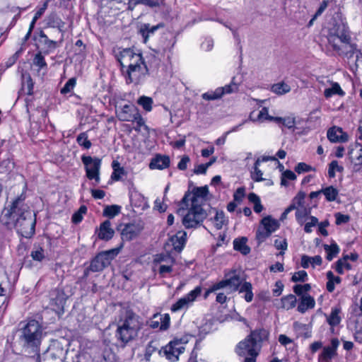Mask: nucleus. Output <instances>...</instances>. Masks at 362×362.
I'll use <instances>...</instances> for the list:
<instances>
[{"instance_id":"39448f33","label":"nucleus","mask_w":362,"mask_h":362,"mask_svg":"<svg viewBox=\"0 0 362 362\" xmlns=\"http://www.w3.org/2000/svg\"><path fill=\"white\" fill-rule=\"evenodd\" d=\"M327 40L329 45L339 55L354 50V43L351 42V37L349 28L344 23L336 24L329 30Z\"/></svg>"},{"instance_id":"72a5a7b5","label":"nucleus","mask_w":362,"mask_h":362,"mask_svg":"<svg viewBox=\"0 0 362 362\" xmlns=\"http://www.w3.org/2000/svg\"><path fill=\"white\" fill-rule=\"evenodd\" d=\"M321 192H322V194L325 195L326 199L328 202L334 201L337 199L339 194L338 190L333 186H329L325 188H323L321 189Z\"/></svg>"},{"instance_id":"423d86ee","label":"nucleus","mask_w":362,"mask_h":362,"mask_svg":"<svg viewBox=\"0 0 362 362\" xmlns=\"http://www.w3.org/2000/svg\"><path fill=\"white\" fill-rule=\"evenodd\" d=\"M42 337V329L35 320H29L21 329L19 341L23 349L37 354Z\"/></svg>"},{"instance_id":"ea45409f","label":"nucleus","mask_w":362,"mask_h":362,"mask_svg":"<svg viewBox=\"0 0 362 362\" xmlns=\"http://www.w3.org/2000/svg\"><path fill=\"white\" fill-rule=\"evenodd\" d=\"M22 89H28L32 90L33 88V81L30 75L27 72L22 73L21 74Z\"/></svg>"},{"instance_id":"6e6d98bb","label":"nucleus","mask_w":362,"mask_h":362,"mask_svg":"<svg viewBox=\"0 0 362 362\" xmlns=\"http://www.w3.org/2000/svg\"><path fill=\"white\" fill-rule=\"evenodd\" d=\"M224 92H206L202 95V98L206 100H214L220 99L223 95Z\"/></svg>"},{"instance_id":"bf43d9fd","label":"nucleus","mask_w":362,"mask_h":362,"mask_svg":"<svg viewBox=\"0 0 362 362\" xmlns=\"http://www.w3.org/2000/svg\"><path fill=\"white\" fill-rule=\"evenodd\" d=\"M274 246L277 250H281V252H280L281 255H283L284 253V251L287 249V242L286 239H276L274 240Z\"/></svg>"},{"instance_id":"e2e57ef3","label":"nucleus","mask_w":362,"mask_h":362,"mask_svg":"<svg viewBox=\"0 0 362 362\" xmlns=\"http://www.w3.org/2000/svg\"><path fill=\"white\" fill-rule=\"evenodd\" d=\"M30 256L34 260L42 261L45 258L44 250L41 247L31 252Z\"/></svg>"},{"instance_id":"37998d69","label":"nucleus","mask_w":362,"mask_h":362,"mask_svg":"<svg viewBox=\"0 0 362 362\" xmlns=\"http://www.w3.org/2000/svg\"><path fill=\"white\" fill-rule=\"evenodd\" d=\"M276 123H282L284 126L288 129L293 128L296 124V119L294 117L289 116L286 117H276L274 119Z\"/></svg>"},{"instance_id":"8fccbe9b","label":"nucleus","mask_w":362,"mask_h":362,"mask_svg":"<svg viewBox=\"0 0 362 362\" xmlns=\"http://www.w3.org/2000/svg\"><path fill=\"white\" fill-rule=\"evenodd\" d=\"M87 212V207L86 206H81L79 209L75 212L72 216V221L77 224L80 223L82 219L84 214H86Z\"/></svg>"},{"instance_id":"4468645a","label":"nucleus","mask_w":362,"mask_h":362,"mask_svg":"<svg viewBox=\"0 0 362 362\" xmlns=\"http://www.w3.org/2000/svg\"><path fill=\"white\" fill-rule=\"evenodd\" d=\"M140 233V228L137 225L126 224L121 229V238L123 241H130L135 238Z\"/></svg>"},{"instance_id":"a211bd4d","label":"nucleus","mask_w":362,"mask_h":362,"mask_svg":"<svg viewBox=\"0 0 362 362\" xmlns=\"http://www.w3.org/2000/svg\"><path fill=\"white\" fill-rule=\"evenodd\" d=\"M349 156L355 165H362V146L355 143L349 146Z\"/></svg>"},{"instance_id":"bb28decb","label":"nucleus","mask_w":362,"mask_h":362,"mask_svg":"<svg viewBox=\"0 0 362 362\" xmlns=\"http://www.w3.org/2000/svg\"><path fill=\"white\" fill-rule=\"evenodd\" d=\"M261 224L264 226V229L269 232L271 234L279 228L278 221L272 218L270 216L262 218Z\"/></svg>"},{"instance_id":"393cba45","label":"nucleus","mask_w":362,"mask_h":362,"mask_svg":"<svg viewBox=\"0 0 362 362\" xmlns=\"http://www.w3.org/2000/svg\"><path fill=\"white\" fill-rule=\"evenodd\" d=\"M39 36L40 43L43 46V49H45V52L49 53L57 48V42L49 40L42 31L40 32Z\"/></svg>"},{"instance_id":"e433bc0d","label":"nucleus","mask_w":362,"mask_h":362,"mask_svg":"<svg viewBox=\"0 0 362 362\" xmlns=\"http://www.w3.org/2000/svg\"><path fill=\"white\" fill-rule=\"evenodd\" d=\"M260 163H261L260 158H258L257 159V160L255 161L253 170L251 172V177L255 182H260V181L264 180V178L262 177L263 173L259 168V165H260Z\"/></svg>"},{"instance_id":"680f3d73","label":"nucleus","mask_w":362,"mask_h":362,"mask_svg":"<svg viewBox=\"0 0 362 362\" xmlns=\"http://www.w3.org/2000/svg\"><path fill=\"white\" fill-rule=\"evenodd\" d=\"M271 233L266 230L258 229L256 233V239L259 243L264 242L267 238L270 236Z\"/></svg>"},{"instance_id":"a19ab883","label":"nucleus","mask_w":362,"mask_h":362,"mask_svg":"<svg viewBox=\"0 0 362 362\" xmlns=\"http://www.w3.org/2000/svg\"><path fill=\"white\" fill-rule=\"evenodd\" d=\"M249 201L254 204V211L256 213H260L263 210V206L261 204L259 197L255 193H250L248 195Z\"/></svg>"},{"instance_id":"4d7b16f0","label":"nucleus","mask_w":362,"mask_h":362,"mask_svg":"<svg viewBox=\"0 0 362 362\" xmlns=\"http://www.w3.org/2000/svg\"><path fill=\"white\" fill-rule=\"evenodd\" d=\"M308 279L307 272L304 270H300L295 272L291 278V281L293 282L302 281L304 282Z\"/></svg>"},{"instance_id":"f704fd0d","label":"nucleus","mask_w":362,"mask_h":362,"mask_svg":"<svg viewBox=\"0 0 362 362\" xmlns=\"http://www.w3.org/2000/svg\"><path fill=\"white\" fill-rule=\"evenodd\" d=\"M336 354L337 352H335L334 350L328 346H325L319 356L318 362H329Z\"/></svg>"},{"instance_id":"09e8293b","label":"nucleus","mask_w":362,"mask_h":362,"mask_svg":"<svg viewBox=\"0 0 362 362\" xmlns=\"http://www.w3.org/2000/svg\"><path fill=\"white\" fill-rule=\"evenodd\" d=\"M134 122L136 123V126L134 127L135 131L140 132L141 127H143L145 130L148 129V126H146L145 124L144 118L139 112H136L135 118H134Z\"/></svg>"},{"instance_id":"473e14b6","label":"nucleus","mask_w":362,"mask_h":362,"mask_svg":"<svg viewBox=\"0 0 362 362\" xmlns=\"http://www.w3.org/2000/svg\"><path fill=\"white\" fill-rule=\"evenodd\" d=\"M160 26V25H150V24H144L140 29V33L141 34L144 42L146 43L147 42L148 38L151 34H153Z\"/></svg>"},{"instance_id":"7c9ffc66","label":"nucleus","mask_w":362,"mask_h":362,"mask_svg":"<svg viewBox=\"0 0 362 362\" xmlns=\"http://www.w3.org/2000/svg\"><path fill=\"white\" fill-rule=\"evenodd\" d=\"M327 282L326 284L327 290L329 292H332L335 288V285L341 283V278L338 276H335L332 271L327 272Z\"/></svg>"},{"instance_id":"c85d7f7f","label":"nucleus","mask_w":362,"mask_h":362,"mask_svg":"<svg viewBox=\"0 0 362 362\" xmlns=\"http://www.w3.org/2000/svg\"><path fill=\"white\" fill-rule=\"evenodd\" d=\"M186 241V233L178 232L172 238L173 247L175 250L180 252L182 250Z\"/></svg>"},{"instance_id":"412c9836","label":"nucleus","mask_w":362,"mask_h":362,"mask_svg":"<svg viewBox=\"0 0 362 362\" xmlns=\"http://www.w3.org/2000/svg\"><path fill=\"white\" fill-rule=\"evenodd\" d=\"M175 259L169 254L160 253L154 256L153 260V267L158 265H175Z\"/></svg>"},{"instance_id":"5701e85b","label":"nucleus","mask_w":362,"mask_h":362,"mask_svg":"<svg viewBox=\"0 0 362 362\" xmlns=\"http://www.w3.org/2000/svg\"><path fill=\"white\" fill-rule=\"evenodd\" d=\"M170 165V158L166 156H157L150 163L149 167L151 169L163 170L166 168Z\"/></svg>"},{"instance_id":"9b49d317","label":"nucleus","mask_w":362,"mask_h":362,"mask_svg":"<svg viewBox=\"0 0 362 362\" xmlns=\"http://www.w3.org/2000/svg\"><path fill=\"white\" fill-rule=\"evenodd\" d=\"M138 112V110L134 105H124L116 110V115L120 121L134 122L136 112Z\"/></svg>"},{"instance_id":"dca6fc26","label":"nucleus","mask_w":362,"mask_h":362,"mask_svg":"<svg viewBox=\"0 0 362 362\" xmlns=\"http://www.w3.org/2000/svg\"><path fill=\"white\" fill-rule=\"evenodd\" d=\"M130 201L132 206L138 211H144L148 207L146 199L137 191L131 193Z\"/></svg>"},{"instance_id":"b1692460","label":"nucleus","mask_w":362,"mask_h":362,"mask_svg":"<svg viewBox=\"0 0 362 362\" xmlns=\"http://www.w3.org/2000/svg\"><path fill=\"white\" fill-rule=\"evenodd\" d=\"M112 168L113 172L111 175V178L115 181H119L122 180V177L127 174L125 169L121 166L120 163L117 160L112 161Z\"/></svg>"},{"instance_id":"052dcab7","label":"nucleus","mask_w":362,"mask_h":362,"mask_svg":"<svg viewBox=\"0 0 362 362\" xmlns=\"http://www.w3.org/2000/svg\"><path fill=\"white\" fill-rule=\"evenodd\" d=\"M160 321L161 324L160 330H166L168 329L170 323V317L168 314H160Z\"/></svg>"},{"instance_id":"49530a36","label":"nucleus","mask_w":362,"mask_h":362,"mask_svg":"<svg viewBox=\"0 0 362 362\" xmlns=\"http://www.w3.org/2000/svg\"><path fill=\"white\" fill-rule=\"evenodd\" d=\"M121 207L118 205L107 206L103 211L105 216L113 218L119 214Z\"/></svg>"},{"instance_id":"603ef678","label":"nucleus","mask_w":362,"mask_h":362,"mask_svg":"<svg viewBox=\"0 0 362 362\" xmlns=\"http://www.w3.org/2000/svg\"><path fill=\"white\" fill-rule=\"evenodd\" d=\"M33 64L37 66L39 69L47 68V63L41 52L35 54L33 59Z\"/></svg>"},{"instance_id":"f8f14e48","label":"nucleus","mask_w":362,"mask_h":362,"mask_svg":"<svg viewBox=\"0 0 362 362\" xmlns=\"http://www.w3.org/2000/svg\"><path fill=\"white\" fill-rule=\"evenodd\" d=\"M327 139L332 143H345L349 139V136L341 127H332L327 133Z\"/></svg>"},{"instance_id":"3c124183","label":"nucleus","mask_w":362,"mask_h":362,"mask_svg":"<svg viewBox=\"0 0 362 362\" xmlns=\"http://www.w3.org/2000/svg\"><path fill=\"white\" fill-rule=\"evenodd\" d=\"M336 271L341 274L344 273V270H349L351 269L350 264L347 262L346 258L339 259L336 263L335 267Z\"/></svg>"},{"instance_id":"5fc2aeb1","label":"nucleus","mask_w":362,"mask_h":362,"mask_svg":"<svg viewBox=\"0 0 362 362\" xmlns=\"http://www.w3.org/2000/svg\"><path fill=\"white\" fill-rule=\"evenodd\" d=\"M310 285L305 284L303 285L297 284L293 286V291L298 296L305 295L304 293L310 290Z\"/></svg>"},{"instance_id":"f3484780","label":"nucleus","mask_w":362,"mask_h":362,"mask_svg":"<svg viewBox=\"0 0 362 362\" xmlns=\"http://www.w3.org/2000/svg\"><path fill=\"white\" fill-rule=\"evenodd\" d=\"M95 233L99 239L107 241L113 237L115 231L111 227L110 221H105L100 224L99 229L96 230Z\"/></svg>"},{"instance_id":"6e6552de","label":"nucleus","mask_w":362,"mask_h":362,"mask_svg":"<svg viewBox=\"0 0 362 362\" xmlns=\"http://www.w3.org/2000/svg\"><path fill=\"white\" fill-rule=\"evenodd\" d=\"M187 342V341L184 338H175L163 346L160 352L167 359L175 361L178 359L179 356L184 352Z\"/></svg>"},{"instance_id":"f257e3e1","label":"nucleus","mask_w":362,"mask_h":362,"mask_svg":"<svg viewBox=\"0 0 362 362\" xmlns=\"http://www.w3.org/2000/svg\"><path fill=\"white\" fill-rule=\"evenodd\" d=\"M0 221L8 228H14L18 233L25 238H31L35 233V214L21 196L3 209Z\"/></svg>"},{"instance_id":"de8ad7c7","label":"nucleus","mask_w":362,"mask_h":362,"mask_svg":"<svg viewBox=\"0 0 362 362\" xmlns=\"http://www.w3.org/2000/svg\"><path fill=\"white\" fill-rule=\"evenodd\" d=\"M100 165V160L99 159L92 158V180H95L96 182H99V168Z\"/></svg>"},{"instance_id":"864d4df0","label":"nucleus","mask_w":362,"mask_h":362,"mask_svg":"<svg viewBox=\"0 0 362 362\" xmlns=\"http://www.w3.org/2000/svg\"><path fill=\"white\" fill-rule=\"evenodd\" d=\"M77 141L79 145L83 146L85 148H89L90 146L87 132L80 134L77 137Z\"/></svg>"},{"instance_id":"774afa93","label":"nucleus","mask_w":362,"mask_h":362,"mask_svg":"<svg viewBox=\"0 0 362 362\" xmlns=\"http://www.w3.org/2000/svg\"><path fill=\"white\" fill-rule=\"evenodd\" d=\"M297 211L296 213V219L298 222H303V218L306 216L308 214V211L306 209L303 207H298L296 208Z\"/></svg>"},{"instance_id":"13d9d810","label":"nucleus","mask_w":362,"mask_h":362,"mask_svg":"<svg viewBox=\"0 0 362 362\" xmlns=\"http://www.w3.org/2000/svg\"><path fill=\"white\" fill-rule=\"evenodd\" d=\"M315 169L305 163H299L295 168V171L298 173L315 171Z\"/></svg>"},{"instance_id":"58836bf2","label":"nucleus","mask_w":362,"mask_h":362,"mask_svg":"<svg viewBox=\"0 0 362 362\" xmlns=\"http://www.w3.org/2000/svg\"><path fill=\"white\" fill-rule=\"evenodd\" d=\"M325 250L327 252V259L331 261L339 252L338 245L335 243L330 245H325Z\"/></svg>"},{"instance_id":"0e129e2a","label":"nucleus","mask_w":362,"mask_h":362,"mask_svg":"<svg viewBox=\"0 0 362 362\" xmlns=\"http://www.w3.org/2000/svg\"><path fill=\"white\" fill-rule=\"evenodd\" d=\"M296 179V174L293 171L287 170L282 174L281 185H286V180H294Z\"/></svg>"},{"instance_id":"aec40b11","label":"nucleus","mask_w":362,"mask_h":362,"mask_svg":"<svg viewBox=\"0 0 362 362\" xmlns=\"http://www.w3.org/2000/svg\"><path fill=\"white\" fill-rule=\"evenodd\" d=\"M354 50L344 53L343 55L347 57L350 66H354L357 69L360 64H362V53L357 48L356 44H354Z\"/></svg>"},{"instance_id":"338daca9","label":"nucleus","mask_w":362,"mask_h":362,"mask_svg":"<svg viewBox=\"0 0 362 362\" xmlns=\"http://www.w3.org/2000/svg\"><path fill=\"white\" fill-rule=\"evenodd\" d=\"M304 199H305V194L303 192H299L294 197L292 204H295L296 206V208L303 207Z\"/></svg>"},{"instance_id":"79ce46f5","label":"nucleus","mask_w":362,"mask_h":362,"mask_svg":"<svg viewBox=\"0 0 362 362\" xmlns=\"http://www.w3.org/2000/svg\"><path fill=\"white\" fill-rule=\"evenodd\" d=\"M174 265H158L157 267H153V269L155 272H158L161 277H166L170 274L173 270Z\"/></svg>"},{"instance_id":"4be33fe9","label":"nucleus","mask_w":362,"mask_h":362,"mask_svg":"<svg viewBox=\"0 0 362 362\" xmlns=\"http://www.w3.org/2000/svg\"><path fill=\"white\" fill-rule=\"evenodd\" d=\"M315 305V301L310 295L305 294L300 298V302L297 310L300 313H304L308 309H312Z\"/></svg>"},{"instance_id":"6ab92c4d","label":"nucleus","mask_w":362,"mask_h":362,"mask_svg":"<svg viewBox=\"0 0 362 362\" xmlns=\"http://www.w3.org/2000/svg\"><path fill=\"white\" fill-rule=\"evenodd\" d=\"M175 44V40L173 37H171L170 39L165 37L163 38L162 45H160L154 51L158 55H167L168 57H170V54L171 53L172 49L173 48Z\"/></svg>"},{"instance_id":"0eeeda50","label":"nucleus","mask_w":362,"mask_h":362,"mask_svg":"<svg viewBox=\"0 0 362 362\" xmlns=\"http://www.w3.org/2000/svg\"><path fill=\"white\" fill-rule=\"evenodd\" d=\"M260 349L246 337L240 341L235 348V352L240 356L244 357L243 362H256Z\"/></svg>"},{"instance_id":"cd10ccee","label":"nucleus","mask_w":362,"mask_h":362,"mask_svg":"<svg viewBox=\"0 0 362 362\" xmlns=\"http://www.w3.org/2000/svg\"><path fill=\"white\" fill-rule=\"evenodd\" d=\"M247 239L245 237L236 238L233 241L234 250L239 251L243 255H247L250 252V248L247 245Z\"/></svg>"},{"instance_id":"a878e982","label":"nucleus","mask_w":362,"mask_h":362,"mask_svg":"<svg viewBox=\"0 0 362 362\" xmlns=\"http://www.w3.org/2000/svg\"><path fill=\"white\" fill-rule=\"evenodd\" d=\"M275 117L269 115L267 107H263L258 113L257 117H253V112H251L250 115V119L254 122H264L267 120L274 122Z\"/></svg>"},{"instance_id":"a18cd8bd","label":"nucleus","mask_w":362,"mask_h":362,"mask_svg":"<svg viewBox=\"0 0 362 362\" xmlns=\"http://www.w3.org/2000/svg\"><path fill=\"white\" fill-rule=\"evenodd\" d=\"M344 170V168L341 165H339L338 161L332 160L329 164L328 168V175L329 177L333 178L336 175V172H342Z\"/></svg>"},{"instance_id":"1a4fd4ad","label":"nucleus","mask_w":362,"mask_h":362,"mask_svg":"<svg viewBox=\"0 0 362 362\" xmlns=\"http://www.w3.org/2000/svg\"><path fill=\"white\" fill-rule=\"evenodd\" d=\"M122 244L119 247L111 249L99 253L93 259H92V272L103 270L110 264L119 252Z\"/></svg>"},{"instance_id":"4c0bfd02","label":"nucleus","mask_w":362,"mask_h":362,"mask_svg":"<svg viewBox=\"0 0 362 362\" xmlns=\"http://www.w3.org/2000/svg\"><path fill=\"white\" fill-rule=\"evenodd\" d=\"M227 286L232 291H237L241 284L240 276L235 274L226 279Z\"/></svg>"},{"instance_id":"c03bdc74","label":"nucleus","mask_w":362,"mask_h":362,"mask_svg":"<svg viewBox=\"0 0 362 362\" xmlns=\"http://www.w3.org/2000/svg\"><path fill=\"white\" fill-rule=\"evenodd\" d=\"M137 103L146 112H150L152 110L153 100L150 97L141 96L138 99Z\"/></svg>"},{"instance_id":"9d476101","label":"nucleus","mask_w":362,"mask_h":362,"mask_svg":"<svg viewBox=\"0 0 362 362\" xmlns=\"http://www.w3.org/2000/svg\"><path fill=\"white\" fill-rule=\"evenodd\" d=\"M202 291L201 286H198L195 287L194 289L173 304L170 308L171 311L175 313L187 309L192 305L197 298L200 296Z\"/></svg>"},{"instance_id":"2eb2a0df","label":"nucleus","mask_w":362,"mask_h":362,"mask_svg":"<svg viewBox=\"0 0 362 362\" xmlns=\"http://www.w3.org/2000/svg\"><path fill=\"white\" fill-rule=\"evenodd\" d=\"M66 300V298L63 292L57 291L55 298H52L50 300L52 309L58 315L63 313Z\"/></svg>"},{"instance_id":"20e7f679","label":"nucleus","mask_w":362,"mask_h":362,"mask_svg":"<svg viewBox=\"0 0 362 362\" xmlns=\"http://www.w3.org/2000/svg\"><path fill=\"white\" fill-rule=\"evenodd\" d=\"M115 321L117 324L115 337L123 345L135 340L143 327L140 317L125 308L120 309Z\"/></svg>"},{"instance_id":"ddd939ff","label":"nucleus","mask_w":362,"mask_h":362,"mask_svg":"<svg viewBox=\"0 0 362 362\" xmlns=\"http://www.w3.org/2000/svg\"><path fill=\"white\" fill-rule=\"evenodd\" d=\"M269 337V332L264 328H258L252 330L247 337L259 349H261L262 344L267 341Z\"/></svg>"},{"instance_id":"f03ea898","label":"nucleus","mask_w":362,"mask_h":362,"mask_svg":"<svg viewBox=\"0 0 362 362\" xmlns=\"http://www.w3.org/2000/svg\"><path fill=\"white\" fill-rule=\"evenodd\" d=\"M207 186L195 187L192 192H187L182 199V207L178 210H187L182 218V223L187 228H194L202 223L206 216L202 206L208 199Z\"/></svg>"},{"instance_id":"c9c22d12","label":"nucleus","mask_w":362,"mask_h":362,"mask_svg":"<svg viewBox=\"0 0 362 362\" xmlns=\"http://www.w3.org/2000/svg\"><path fill=\"white\" fill-rule=\"evenodd\" d=\"M228 220L225 217L223 211H216L213 223L217 229H221L224 225H226Z\"/></svg>"},{"instance_id":"c756f323","label":"nucleus","mask_w":362,"mask_h":362,"mask_svg":"<svg viewBox=\"0 0 362 362\" xmlns=\"http://www.w3.org/2000/svg\"><path fill=\"white\" fill-rule=\"evenodd\" d=\"M296 297L293 294H290L281 298L280 308L288 310L295 308L296 305Z\"/></svg>"},{"instance_id":"69168bd1","label":"nucleus","mask_w":362,"mask_h":362,"mask_svg":"<svg viewBox=\"0 0 362 362\" xmlns=\"http://www.w3.org/2000/svg\"><path fill=\"white\" fill-rule=\"evenodd\" d=\"M318 220L315 216H310L308 218V221L305 225L304 230L306 233H310L312 231V227L317 225Z\"/></svg>"},{"instance_id":"7ed1b4c3","label":"nucleus","mask_w":362,"mask_h":362,"mask_svg":"<svg viewBox=\"0 0 362 362\" xmlns=\"http://www.w3.org/2000/svg\"><path fill=\"white\" fill-rule=\"evenodd\" d=\"M115 52V57L119 62L122 71L126 69L127 81L137 83L147 71L142 55L140 52H135L132 49L118 48Z\"/></svg>"},{"instance_id":"2f4dec72","label":"nucleus","mask_w":362,"mask_h":362,"mask_svg":"<svg viewBox=\"0 0 362 362\" xmlns=\"http://www.w3.org/2000/svg\"><path fill=\"white\" fill-rule=\"evenodd\" d=\"M340 312L339 308H334L332 309L330 314L327 316V321L330 326L334 327L340 323L341 320L339 315Z\"/></svg>"}]
</instances>
